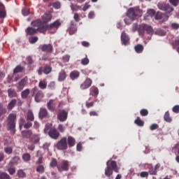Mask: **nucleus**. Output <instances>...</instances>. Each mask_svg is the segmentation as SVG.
I'll use <instances>...</instances> for the list:
<instances>
[{
	"label": "nucleus",
	"instance_id": "51",
	"mask_svg": "<svg viewBox=\"0 0 179 179\" xmlns=\"http://www.w3.org/2000/svg\"><path fill=\"white\" fill-rule=\"evenodd\" d=\"M36 171L38 173H44V166L43 165H39L36 167Z\"/></svg>",
	"mask_w": 179,
	"mask_h": 179
},
{
	"label": "nucleus",
	"instance_id": "45",
	"mask_svg": "<svg viewBox=\"0 0 179 179\" xmlns=\"http://www.w3.org/2000/svg\"><path fill=\"white\" fill-rule=\"evenodd\" d=\"M155 34H157V36H166V31H164V30H162V29H157L155 31Z\"/></svg>",
	"mask_w": 179,
	"mask_h": 179
},
{
	"label": "nucleus",
	"instance_id": "48",
	"mask_svg": "<svg viewBox=\"0 0 179 179\" xmlns=\"http://www.w3.org/2000/svg\"><path fill=\"white\" fill-rule=\"evenodd\" d=\"M140 114L142 115V117H146V115L149 114V111L147 109H141Z\"/></svg>",
	"mask_w": 179,
	"mask_h": 179
},
{
	"label": "nucleus",
	"instance_id": "61",
	"mask_svg": "<svg viewBox=\"0 0 179 179\" xmlns=\"http://www.w3.org/2000/svg\"><path fill=\"white\" fill-rule=\"evenodd\" d=\"M163 17V13H157L155 15L156 20H160Z\"/></svg>",
	"mask_w": 179,
	"mask_h": 179
},
{
	"label": "nucleus",
	"instance_id": "41",
	"mask_svg": "<svg viewBox=\"0 0 179 179\" xmlns=\"http://www.w3.org/2000/svg\"><path fill=\"white\" fill-rule=\"evenodd\" d=\"M4 152L6 155H12V153H13V148L6 147L4 148Z\"/></svg>",
	"mask_w": 179,
	"mask_h": 179
},
{
	"label": "nucleus",
	"instance_id": "10",
	"mask_svg": "<svg viewBox=\"0 0 179 179\" xmlns=\"http://www.w3.org/2000/svg\"><path fill=\"white\" fill-rule=\"evenodd\" d=\"M48 136H50V138H51L52 139H55L57 140L58 139V138H59V131H58V130L55 128H52L49 130V131L48 132Z\"/></svg>",
	"mask_w": 179,
	"mask_h": 179
},
{
	"label": "nucleus",
	"instance_id": "53",
	"mask_svg": "<svg viewBox=\"0 0 179 179\" xmlns=\"http://www.w3.org/2000/svg\"><path fill=\"white\" fill-rule=\"evenodd\" d=\"M63 62H69V59H71V56L69 55H65L62 57Z\"/></svg>",
	"mask_w": 179,
	"mask_h": 179
},
{
	"label": "nucleus",
	"instance_id": "59",
	"mask_svg": "<svg viewBox=\"0 0 179 179\" xmlns=\"http://www.w3.org/2000/svg\"><path fill=\"white\" fill-rule=\"evenodd\" d=\"M93 106H94V102L86 101L85 103V107H87V108H90V107H93Z\"/></svg>",
	"mask_w": 179,
	"mask_h": 179
},
{
	"label": "nucleus",
	"instance_id": "25",
	"mask_svg": "<svg viewBox=\"0 0 179 179\" xmlns=\"http://www.w3.org/2000/svg\"><path fill=\"white\" fill-rule=\"evenodd\" d=\"M26 33L27 36H34L37 33V29L29 27L27 29Z\"/></svg>",
	"mask_w": 179,
	"mask_h": 179
},
{
	"label": "nucleus",
	"instance_id": "62",
	"mask_svg": "<svg viewBox=\"0 0 179 179\" xmlns=\"http://www.w3.org/2000/svg\"><path fill=\"white\" fill-rule=\"evenodd\" d=\"M157 173V171H156L155 169H153V168L150 169V174L151 176H156Z\"/></svg>",
	"mask_w": 179,
	"mask_h": 179
},
{
	"label": "nucleus",
	"instance_id": "52",
	"mask_svg": "<svg viewBox=\"0 0 179 179\" xmlns=\"http://www.w3.org/2000/svg\"><path fill=\"white\" fill-rule=\"evenodd\" d=\"M52 6H53L55 9H59V8H61V3L59 1H56L52 4Z\"/></svg>",
	"mask_w": 179,
	"mask_h": 179
},
{
	"label": "nucleus",
	"instance_id": "44",
	"mask_svg": "<svg viewBox=\"0 0 179 179\" xmlns=\"http://www.w3.org/2000/svg\"><path fill=\"white\" fill-rule=\"evenodd\" d=\"M9 166L10 167L8 169V171L9 174L12 176L13 175L14 173H16V169H15V167H13V165H9Z\"/></svg>",
	"mask_w": 179,
	"mask_h": 179
},
{
	"label": "nucleus",
	"instance_id": "19",
	"mask_svg": "<svg viewBox=\"0 0 179 179\" xmlns=\"http://www.w3.org/2000/svg\"><path fill=\"white\" fill-rule=\"evenodd\" d=\"M121 41L123 45H127L128 43H129V36H128L125 31H123L121 34Z\"/></svg>",
	"mask_w": 179,
	"mask_h": 179
},
{
	"label": "nucleus",
	"instance_id": "47",
	"mask_svg": "<svg viewBox=\"0 0 179 179\" xmlns=\"http://www.w3.org/2000/svg\"><path fill=\"white\" fill-rule=\"evenodd\" d=\"M17 176L20 178H24L26 177V173L23 170H19L17 171Z\"/></svg>",
	"mask_w": 179,
	"mask_h": 179
},
{
	"label": "nucleus",
	"instance_id": "11",
	"mask_svg": "<svg viewBox=\"0 0 179 179\" xmlns=\"http://www.w3.org/2000/svg\"><path fill=\"white\" fill-rule=\"evenodd\" d=\"M41 50L43 52H47L48 54H51L54 51V48L52 44H43L41 45Z\"/></svg>",
	"mask_w": 179,
	"mask_h": 179
},
{
	"label": "nucleus",
	"instance_id": "37",
	"mask_svg": "<svg viewBox=\"0 0 179 179\" xmlns=\"http://www.w3.org/2000/svg\"><path fill=\"white\" fill-rule=\"evenodd\" d=\"M20 160V157L15 156L14 157L12 160L9 163V166H13L15 164H17L19 163V161Z\"/></svg>",
	"mask_w": 179,
	"mask_h": 179
},
{
	"label": "nucleus",
	"instance_id": "34",
	"mask_svg": "<svg viewBox=\"0 0 179 179\" xmlns=\"http://www.w3.org/2000/svg\"><path fill=\"white\" fill-rule=\"evenodd\" d=\"M32 26L34 27H37V29H39L43 25V22L40 20H36L31 22Z\"/></svg>",
	"mask_w": 179,
	"mask_h": 179
},
{
	"label": "nucleus",
	"instance_id": "16",
	"mask_svg": "<svg viewBox=\"0 0 179 179\" xmlns=\"http://www.w3.org/2000/svg\"><path fill=\"white\" fill-rule=\"evenodd\" d=\"M27 83V78H22L18 83L16 84V87L17 90H23L24 89V86H26V84Z\"/></svg>",
	"mask_w": 179,
	"mask_h": 179
},
{
	"label": "nucleus",
	"instance_id": "17",
	"mask_svg": "<svg viewBox=\"0 0 179 179\" xmlns=\"http://www.w3.org/2000/svg\"><path fill=\"white\" fill-rule=\"evenodd\" d=\"M68 31L70 36L75 34V32L78 31V27L73 23V21L71 22L70 27L68 28Z\"/></svg>",
	"mask_w": 179,
	"mask_h": 179
},
{
	"label": "nucleus",
	"instance_id": "15",
	"mask_svg": "<svg viewBox=\"0 0 179 179\" xmlns=\"http://www.w3.org/2000/svg\"><path fill=\"white\" fill-rule=\"evenodd\" d=\"M6 17V10L5 6L0 2V20L1 23L3 22V20Z\"/></svg>",
	"mask_w": 179,
	"mask_h": 179
},
{
	"label": "nucleus",
	"instance_id": "40",
	"mask_svg": "<svg viewBox=\"0 0 179 179\" xmlns=\"http://www.w3.org/2000/svg\"><path fill=\"white\" fill-rule=\"evenodd\" d=\"M30 159H31V156L29 153H24L22 155V159L24 162H29Z\"/></svg>",
	"mask_w": 179,
	"mask_h": 179
},
{
	"label": "nucleus",
	"instance_id": "32",
	"mask_svg": "<svg viewBox=\"0 0 179 179\" xmlns=\"http://www.w3.org/2000/svg\"><path fill=\"white\" fill-rule=\"evenodd\" d=\"M16 103H17V101L16 99H12L8 104V110H12L13 108H14L15 106H16Z\"/></svg>",
	"mask_w": 179,
	"mask_h": 179
},
{
	"label": "nucleus",
	"instance_id": "8",
	"mask_svg": "<svg viewBox=\"0 0 179 179\" xmlns=\"http://www.w3.org/2000/svg\"><path fill=\"white\" fill-rule=\"evenodd\" d=\"M57 120L60 122H65L68 120V111L65 110H59L57 114Z\"/></svg>",
	"mask_w": 179,
	"mask_h": 179
},
{
	"label": "nucleus",
	"instance_id": "1",
	"mask_svg": "<svg viewBox=\"0 0 179 179\" xmlns=\"http://www.w3.org/2000/svg\"><path fill=\"white\" fill-rule=\"evenodd\" d=\"M16 113H10L6 120V129L10 135L16 134Z\"/></svg>",
	"mask_w": 179,
	"mask_h": 179
},
{
	"label": "nucleus",
	"instance_id": "5",
	"mask_svg": "<svg viewBox=\"0 0 179 179\" xmlns=\"http://www.w3.org/2000/svg\"><path fill=\"white\" fill-rule=\"evenodd\" d=\"M55 146L58 150H66L68 149V138L62 137L57 141Z\"/></svg>",
	"mask_w": 179,
	"mask_h": 179
},
{
	"label": "nucleus",
	"instance_id": "36",
	"mask_svg": "<svg viewBox=\"0 0 179 179\" xmlns=\"http://www.w3.org/2000/svg\"><path fill=\"white\" fill-rule=\"evenodd\" d=\"M39 89L44 90V89H47V81L45 80H41L38 83Z\"/></svg>",
	"mask_w": 179,
	"mask_h": 179
},
{
	"label": "nucleus",
	"instance_id": "58",
	"mask_svg": "<svg viewBox=\"0 0 179 179\" xmlns=\"http://www.w3.org/2000/svg\"><path fill=\"white\" fill-rule=\"evenodd\" d=\"M57 129H59V132L63 133L65 131V127H64L62 124H59Z\"/></svg>",
	"mask_w": 179,
	"mask_h": 179
},
{
	"label": "nucleus",
	"instance_id": "7",
	"mask_svg": "<svg viewBox=\"0 0 179 179\" xmlns=\"http://www.w3.org/2000/svg\"><path fill=\"white\" fill-rule=\"evenodd\" d=\"M157 7L160 9V10H164L167 13H171L174 10V8H173L170 4H166V3H159L157 4Z\"/></svg>",
	"mask_w": 179,
	"mask_h": 179
},
{
	"label": "nucleus",
	"instance_id": "4",
	"mask_svg": "<svg viewBox=\"0 0 179 179\" xmlns=\"http://www.w3.org/2000/svg\"><path fill=\"white\" fill-rule=\"evenodd\" d=\"M32 96H34V100L36 103H40L43 101V99H44V92L43 91L39 90L37 87H34L31 90Z\"/></svg>",
	"mask_w": 179,
	"mask_h": 179
},
{
	"label": "nucleus",
	"instance_id": "46",
	"mask_svg": "<svg viewBox=\"0 0 179 179\" xmlns=\"http://www.w3.org/2000/svg\"><path fill=\"white\" fill-rule=\"evenodd\" d=\"M10 178V176L8 175V173L5 172H2L0 173V179H9Z\"/></svg>",
	"mask_w": 179,
	"mask_h": 179
},
{
	"label": "nucleus",
	"instance_id": "29",
	"mask_svg": "<svg viewBox=\"0 0 179 179\" xmlns=\"http://www.w3.org/2000/svg\"><path fill=\"white\" fill-rule=\"evenodd\" d=\"M134 50L137 54H142V52H143L144 48L141 44H138L134 47Z\"/></svg>",
	"mask_w": 179,
	"mask_h": 179
},
{
	"label": "nucleus",
	"instance_id": "43",
	"mask_svg": "<svg viewBox=\"0 0 179 179\" xmlns=\"http://www.w3.org/2000/svg\"><path fill=\"white\" fill-rule=\"evenodd\" d=\"M89 62H90V61L89 58H87V55H86L85 58L81 59V65H89Z\"/></svg>",
	"mask_w": 179,
	"mask_h": 179
},
{
	"label": "nucleus",
	"instance_id": "14",
	"mask_svg": "<svg viewBox=\"0 0 179 179\" xmlns=\"http://www.w3.org/2000/svg\"><path fill=\"white\" fill-rule=\"evenodd\" d=\"M92 83H93V81H92V79L87 78L81 85H80V89L82 90H86V89H89L92 86Z\"/></svg>",
	"mask_w": 179,
	"mask_h": 179
},
{
	"label": "nucleus",
	"instance_id": "50",
	"mask_svg": "<svg viewBox=\"0 0 179 179\" xmlns=\"http://www.w3.org/2000/svg\"><path fill=\"white\" fill-rule=\"evenodd\" d=\"M48 87L50 89V90H54V89H55V83L54 81H51L48 84Z\"/></svg>",
	"mask_w": 179,
	"mask_h": 179
},
{
	"label": "nucleus",
	"instance_id": "49",
	"mask_svg": "<svg viewBox=\"0 0 179 179\" xmlns=\"http://www.w3.org/2000/svg\"><path fill=\"white\" fill-rule=\"evenodd\" d=\"M37 41H38V37L37 36H32L29 39V43H31V44H34V43H37Z\"/></svg>",
	"mask_w": 179,
	"mask_h": 179
},
{
	"label": "nucleus",
	"instance_id": "38",
	"mask_svg": "<svg viewBox=\"0 0 179 179\" xmlns=\"http://www.w3.org/2000/svg\"><path fill=\"white\" fill-rule=\"evenodd\" d=\"M134 123L138 125V127H143L145 125V122L143 120H141V117H137V118L134 120Z\"/></svg>",
	"mask_w": 179,
	"mask_h": 179
},
{
	"label": "nucleus",
	"instance_id": "54",
	"mask_svg": "<svg viewBox=\"0 0 179 179\" xmlns=\"http://www.w3.org/2000/svg\"><path fill=\"white\" fill-rule=\"evenodd\" d=\"M22 13L23 16H27L30 13V11L27 8H23L22 10Z\"/></svg>",
	"mask_w": 179,
	"mask_h": 179
},
{
	"label": "nucleus",
	"instance_id": "2",
	"mask_svg": "<svg viewBox=\"0 0 179 179\" xmlns=\"http://www.w3.org/2000/svg\"><path fill=\"white\" fill-rule=\"evenodd\" d=\"M108 163H110V161H108L106 163L107 166L105 169V176H106V177H111V175L113 174V170L115 171V173H118L120 169L117 166V162L110 161V164Z\"/></svg>",
	"mask_w": 179,
	"mask_h": 179
},
{
	"label": "nucleus",
	"instance_id": "28",
	"mask_svg": "<svg viewBox=\"0 0 179 179\" xmlns=\"http://www.w3.org/2000/svg\"><path fill=\"white\" fill-rule=\"evenodd\" d=\"M8 94L10 99H13V97H17V93H16V91L12 88L8 90Z\"/></svg>",
	"mask_w": 179,
	"mask_h": 179
},
{
	"label": "nucleus",
	"instance_id": "12",
	"mask_svg": "<svg viewBox=\"0 0 179 179\" xmlns=\"http://www.w3.org/2000/svg\"><path fill=\"white\" fill-rule=\"evenodd\" d=\"M47 107L49 111H52L54 113L55 111V108L57 107V101L55 99H50V101L47 103Z\"/></svg>",
	"mask_w": 179,
	"mask_h": 179
},
{
	"label": "nucleus",
	"instance_id": "63",
	"mask_svg": "<svg viewBox=\"0 0 179 179\" xmlns=\"http://www.w3.org/2000/svg\"><path fill=\"white\" fill-rule=\"evenodd\" d=\"M171 28L174 30H178L179 29V24L177 23H172L171 24Z\"/></svg>",
	"mask_w": 179,
	"mask_h": 179
},
{
	"label": "nucleus",
	"instance_id": "55",
	"mask_svg": "<svg viewBox=\"0 0 179 179\" xmlns=\"http://www.w3.org/2000/svg\"><path fill=\"white\" fill-rule=\"evenodd\" d=\"M147 13H148V16H150L151 17H152V16L154 15H155L156 11H155V10H153V9H150L148 10Z\"/></svg>",
	"mask_w": 179,
	"mask_h": 179
},
{
	"label": "nucleus",
	"instance_id": "60",
	"mask_svg": "<svg viewBox=\"0 0 179 179\" xmlns=\"http://www.w3.org/2000/svg\"><path fill=\"white\" fill-rule=\"evenodd\" d=\"M73 19L76 20V22H79L80 20V17L78 13H74Z\"/></svg>",
	"mask_w": 179,
	"mask_h": 179
},
{
	"label": "nucleus",
	"instance_id": "33",
	"mask_svg": "<svg viewBox=\"0 0 179 179\" xmlns=\"http://www.w3.org/2000/svg\"><path fill=\"white\" fill-rule=\"evenodd\" d=\"M29 94H30V90L29 88L25 89L21 92V97L22 99H27Z\"/></svg>",
	"mask_w": 179,
	"mask_h": 179
},
{
	"label": "nucleus",
	"instance_id": "42",
	"mask_svg": "<svg viewBox=\"0 0 179 179\" xmlns=\"http://www.w3.org/2000/svg\"><path fill=\"white\" fill-rule=\"evenodd\" d=\"M50 167H57L58 168V162L55 158H52L50 164Z\"/></svg>",
	"mask_w": 179,
	"mask_h": 179
},
{
	"label": "nucleus",
	"instance_id": "64",
	"mask_svg": "<svg viewBox=\"0 0 179 179\" xmlns=\"http://www.w3.org/2000/svg\"><path fill=\"white\" fill-rule=\"evenodd\" d=\"M172 110L173 113H176V114H178V113H179V105H176L173 106Z\"/></svg>",
	"mask_w": 179,
	"mask_h": 179
},
{
	"label": "nucleus",
	"instance_id": "56",
	"mask_svg": "<svg viewBox=\"0 0 179 179\" xmlns=\"http://www.w3.org/2000/svg\"><path fill=\"white\" fill-rule=\"evenodd\" d=\"M170 3L173 6H178L179 0H169Z\"/></svg>",
	"mask_w": 179,
	"mask_h": 179
},
{
	"label": "nucleus",
	"instance_id": "35",
	"mask_svg": "<svg viewBox=\"0 0 179 179\" xmlns=\"http://www.w3.org/2000/svg\"><path fill=\"white\" fill-rule=\"evenodd\" d=\"M48 30V25H43L42 24L41 27L39 28H36V31H39V33H45Z\"/></svg>",
	"mask_w": 179,
	"mask_h": 179
},
{
	"label": "nucleus",
	"instance_id": "20",
	"mask_svg": "<svg viewBox=\"0 0 179 179\" xmlns=\"http://www.w3.org/2000/svg\"><path fill=\"white\" fill-rule=\"evenodd\" d=\"M141 27L143 28V30H144V31H146L147 34H150V36H152V34H153L154 31L152 26L148 24H142Z\"/></svg>",
	"mask_w": 179,
	"mask_h": 179
},
{
	"label": "nucleus",
	"instance_id": "31",
	"mask_svg": "<svg viewBox=\"0 0 179 179\" xmlns=\"http://www.w3.org/2000/svg\"><path fill=\"white\" fill-rule=\"evenodd\" d=\"M27 121H34V114L33 113V111L28 110L27 114Z\"/></svg>",
	"mask_w": 179,
	"mask_h": 179
},
{
	"label": "nucleus",
	"instance_id": "3",
	"mask_svg": "<svg viewBox=\"0 0 179 179\" xmlns=\"http://www.w3.org/2000/svg\"><path fill=\"white\" fill-rule=\"evenodd\" d=\"M127 16L131 19V20H135L136 17H141L142 16V10L130 8L127 12Z\"/></svg>",
	"mask_w": 179,
	"mask_h": 179
},
{
	"label": "nucleus",
	"instance_id": "57",
	"mask_svg": "<svg viewBox=\"0 0 179 179\" xmlns=\"http://www.w3.org/2000/svg\"><path fill=\"white\" fill-rule=\"evenodd\" d=\"M159 128V124H152L150 127V131H155V129H157Z\"/></svg>",
	"mask_w": 179,
	"mask_h": 179
},
{
	"label": "nucleus",
	"instance_id": "22",
	"mask_svg": "<svg viewBox=\"0 0 179 179\" xmlns=\"http://www.w3.org/2000/svg\"><path fill=\"white\" fill-rule=\"evenodd\" d=\"M66 72L65 70H61L58 75V82H64L66 79Z\"/></svg>",
	"mask_w": 179,
	"mask_h": 179
},
{
	"label": "nucleus",
	"instance_id": "9",
	"mask_svg": "<svg viewBox=\"0 0 179 179\" xmlns=\"http://www.w3.org/2000/svg\"><path fill=\"white\" fill-rule=\"evenodd\" d=\"M43 72L45 73V75H49V73L52 72V67L50 66H46L45 68H43V66L39 67L38 69V74L41 76L43 75Z\"/></svg>",
	"mask_w": 179,
	"mask_h": 179
},
{
	"label": "nucleus",
	"instance_id": "21",
	"mask_svg": "<svg viewBox=\"0 0 179 179\" xmlns=\"http://www.w3.org/2000/svg\"><path fill=\"white\" fill-rule=\"evenodd\" d=\"M76 145V140L73 136H69L67 138V146L69 148H73Z\"/></svg>",
	"mask_w": 179,
	"mask_h": 179
},
{
	"label": "nucleus",
	"instance_id": "18",
	"mask_svg": "<svg viewBox=\"0 0 179 179\" xmlns=\"http://www.w3.org/2000/svg\"><path fill=\"white\" fill-rule=\"evenodd\" d=\"M48 25V30H57L61 26V22L59 20H57L54 22L53 23H51Z\"/></svg>",
	"mask_w": 179,
	"mask_h": 179
},
{
	"label": "nucleus",
	"instance_id": "26",
	"mask_svg": "<svg viewBox=\"0 0 179 179\" xmlns=\"http://www.w3.org/2000/svg\"><path fill=\"white\" fill-rule=\"evenodd\" d=\"M48 115V111L44 108H41L39 112V118H45Z\"/></svg>",
	"mask_w": 179,
	"mask_h": 179
},
{
	"label": "nucleus",
	"instance_id": "13",
	"mask_svg": "<svg viewBox=\"0 0 179 179\" xmlns=\"http://www.w3.org/2000/svg\"><path fill=\"white\" fill-rule=\"evenodd\" d=\"M27 122H26V120H24V119H20V128H22L23 125L25 129H29V128H31V127H33V123H31L32 121H30V120H27Z\"/></svg>",
	"mask_w": 179,
	"mask_h": 179
},
{
	"label": "nucleus",
	"instance_id": "23",
	"mask_svg": "<svg viewBox=\"0 0 179 179\" xmlns=\"http://www.w3.org/2000/svg\"><path fill=\"white\" fill-rule=\"evenodd\" d=\"M51 19H52V15L50 13H45L42 17L43 23H48V22H51Z\"/></svg>",
	"mask_w": 179,
	"mask_h": 179
},
{
	"label": "nucleus",
	"instance_id": "27",
	"mask_svg": "<svg viewBox=\"0 0 179 179\" xmlns=\"http://www.w3.org/2000/svg\"><path fill=\"white\" fill-rule=\"evenodd\" d=\"M23 71H24V67L22 65H18L14 69L13 75H16V73H20L23 72Z\"/></svg>",
	"mask_w": 179,
	"mask_h": 179
},
{
	"label": "nucleus",
	"instance_id": "24",
	"mask_svg": "<svg viewBox=\"0 0 179 179\" xmlns=\"http://www.w3.org/2000/svg\"><path fill=\"white\" fill-rule=\"evenodd\" d=\"M21 135L22 138H25L26 139H29L33 135V131L31 130H24L21 132Z\"/></svg>",
	"mask_w": 179,
	"mask_h": 179
},
{
	"label": "nucleus",
	"instance_id": "30",
	"mask_svg": "<svg viewBox=\"0 0 179 179\" xmlns=\"http://www.w3.org/2000/svg\"><path fill=\"white\" fill-rule=\"evenodd\" d=\"M79 71H73L70 73V78L72 80H75V79H78L79 78Z\"/></svg>",
	"mask_w": 179,
	"mask_h": 179
},
{
	"label": "nucleus",
	"instance_id": "6",
	"mask_svg": "<svg viewBox=\"0 0 179 179\" xmlns=\"http://www.w3.org/2000/svg\"><path fill=\"white\" fill-rule=\"evenodd\" d=\"M57 170L59 173L62 171H68L69 170V162L63 160L57 165Z\"/></svg>",
	"mask_w": 179,
	"mask_h": 179
},
{
	"label": "nucleus",
	"instance_id": "39",
	"mask_svg": "<svg viewBox=\"0 0 179 179\" xmlns=\"http://www.w3.org/2000/svg\"><path fill=\"white\" fill-rule=\"evenodd\" d=\"M164 120L166 122H171L172 119H171V117H170V112L166 111L165 113L164 116Z\"/></svg>",
	"mask_w": 179,
	"mask_h": 179
}]
</instances>
